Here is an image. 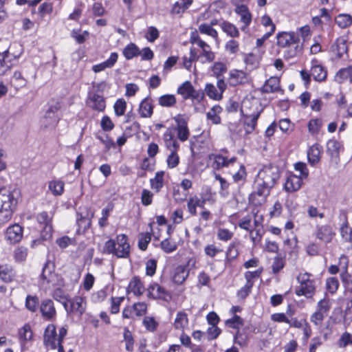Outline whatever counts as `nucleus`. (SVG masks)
<instances>
[{"mask_svg":"<svg viewBox=\"0 0 352 352\" xmlns=\"http://www.w3.org/2000/svg\"><path fill=\"white\" fill-rule=\"evenodd\" d=\"M16 194V191L0 189V225H4L11 219L18 202Z\"/></svg>","mask_w":352,"mask_h":352,"instance_id":"nucleus-1","label":"nucleus"},{"mask_svg":"<svg viewBox=\"0 0 352 352\" xmlns=\"http://www.w3.org/2000/svg\"><path fill=\"white\" fill-rule=\"evenodd\" d=\"M103 252L106 254H112L118 258H128L130 254V245L127 236L119 234L116 240L109 239L104 245Z\"/></svg>","mask_w":352,"mask_h":352,"instance_id":"nucleus-2","label":"nucleus"},{"mask_svg":"<svg viewBox=\"0 0 352 352\" xmlns=\"http://www.w3.org/2000/svg\"><path fill=\"white\" fill-rule=\"evenodd\" d=\"M279 177L280 173L277 166L273 165L265 166L258 172L256 183L259 186H265L271 189L274 187Z\"/></svg>","mask_w":352,"mask_h":352,"instance_id":"nucleus-3","label":"nucleus"},{"mask_svg":"<svg viewBox=\"0 0 352 352\" xmlns=\"http://www.w3.org/2000/svg\"><path fill=\"white\" fill-rule=\"evenodd\" d=\"M311 274L309 273L300 274L297 276V280L299 286L296 288V294L297 296H305L307 298L312 297L316 289V281L310 278Z\"/></svg>","mask_w":352,"mask_h":352,"instance_id":"nucleus-4","label":"nucleus"},{"mask_svg":"<svg viewBox=\"0 0 352 352\" xmlns=\"http://www.w3.org/2000/svg\"><path fill=\"white\" fill-rule=\"evenodd\" d=\"M200 45L201 46L199 47V50L194 47H190V54L192 59H197V61H200L202 63L212 62L215 55L211 50L210 46L206 43H200Z\"/></svg>","mask_w":352,"mask_h":352,"instance_id":"nucleus-5","label":"nucleus"},{"mask_svg":"<svg viewBox=\"0 0 352 352\" xmlns=\"http://www.w3.org/2000/svg\"><path fill=\"white\" fill-rule=\"evenodd\" d=\"M63 306L68 314L81 316L86 309V301L85 298L76 296L65 301Z\"/></svg>","mask_w":352,"mask_h":352,"instance_id":"nucleus-6","label":"nucleus"},{"mask_svg":"<svg viewBox=\"0 0 352 352\" xmlns=\"http://www.w3.org/2000/svg\"><path fill=\"white\" fill-rule=\"evenodd\" d=\"M80 211L76 214V223L78 225L77 232L84 233L91 226V219L94 217V212L88 208H80Z\"/></svg>","mask_w":352,"mask_h":352,"instance_id":"nucleus-7","label":"nucleus"},{"mask_svg":"<svg viewBox=\"0 0 352 352\" xmlns=\"http://www.w3.org/2000/svg\"><path fill=\"white\" fill-rule=\"evenodd\" d=\"M177 93L182 95L184 100L191 98L200 100L204 98L203 92L195 90L190 81H186L179 86Z\"/></svg>","mask_w":352,"mask_h":352,"instance_id":"nucleus-8","label":"nucleus"},{"mask_svg":"<svg viewBox=\"0 0 352 352\" xmlns=\"http://www.w3.org/2000/svg\"><path fill=\"white\" fill-rule=\"evenodd\" d=\"M5 239L9 244L19 243L23 236V228L18 223L10 226L5 231Z\"/></svg>","mask_w":352,"mask_h":352,"instance_id":"nucleus-9","label":"nucleus"},{"mask_svg":"<svg viewBox=\"0 0 352 352\" xmlns=\"http://www.w3.org/2000/svg\"><path fill=\"white\" fill-rule=\"evenodd\" d=\"M58 334L56 333V327L52 324H48L45 330L43 335V343L45 346L56 349L59 345L60 342L57 340Z\"/></svg>","mask_w":352,"mask_h":352,"instance_id":"nucleus-10","label":"nucleus"},{"mask_svg":"<svg viewBox=\"0 0 352 352\" xmlns=\"http://www.w3.org/2000/svg\"><path fill=\"white\" fill-rule=\"evenodd\" d=\"M254 188V190L250 195V201L255 206H261L265 202L270 189L265 186H259L256 182Z\"/></svg>","mask_w":352,"mask_h":352,"instance_id":"nucleus-11","label":"nucleus"},{"mask_svg":"<svg viewBox=\"0 0 352 352\" xmlns=\"http://www.w3.org/2000/svg\"><path fill=\"white\" fill-rule=\"evenodd\" d=\"M87 104L88 107L98 111H104L106 107L103 96L96 93H90L89 94Z\"/></svg>","mask_w":352,"mask_h":352,"instance_id":"nucleus-12","label":"nucleus"},{"mask_svg":"<svg viewBox=\"0 0 352 352\" xmlns=\"http://www.w3.org/2000/svg\"><path fill=\"white\" fill-rule=\"evenodd\" d=\"M40 311L43 318L47 320H52L56 315V311L52 300H43L40 305Z\"/></svg>","mask_w":352,"mask_h":352,"instance_id":"nucleus-13","label":"nucleus"},{"mask_svg":"<svg viewBox=\"0 0 352 352\" xmlns=\"http://www.w3.org/2000/svg\"><path fill=\"white\" fill-rule=\"evenodd\" d=\"M277 44L281 47L291 46L295 42L300 41L298 36L294 32H280L276 36Z\"/></svg>","mask_w":352,"mask_h":352,"instance_id":"nucleus-14","label":"nucleus"},{"mask_svg":"<svg viewBox=\"0 0 352 352\" xmlns=\"http://www.w3.org/2000/svg\"><path fill=\"white\" fill-rule=\"evenodd\" d=\"M174 120L177 123L176 129L179 140L182 142L186 141L190 135L186 120L181 115L176 116Z\"/></svg>","mask_w":352,"mask_h":352,"instance_id":"nucleus-15","label":"nucleus"},{"mask_svg":"<svg viewBox=\"0 0 352 352\" xmlns=\"http://www.w3.org/2000/svg\"><path fill=\"white\" fill-rule=\"evenodd\" d=\"M335 234L336 233L333 232V228L329 225L317 227L316 232V238L326 243H330Z\"/></svg>","mask_w":352,"mask_h":352,"instance_id":"nucleus-16","label":"nucleus"},{"mask_svg":"<svg viewBox=\"0 0 352 352\" xmlns=\"http://www.w3.org/2000/svg\"><path fill=\"white\" fill-rule=\"evenodd\" d=\"M311 75L316 81H324L327 76L325 68L320 65L317 60L314 59L311 61Z\"/></svg>","mask_w":352,"mask_h":352,"instance_id":"nucleus-17","label":"nucleus"},{"mask_svg":"<svg viewBox=\"0 0 352 352\" xmlns=\"http://www.w3.org/2000/svg\"><path fill=\"white\" fill-rule=\"evenodd\" d=\"M23 53V47L19 43H9V52L7 56H3L4 62L10 63L12 60L18 59Z\"/></svg>","mask_w":352,"mask_h":352,"instance_id":"nucleus-18","label":"nucleus"},{"mask_svg":"<svg viewBox=\"0 0 352 352\" xmlns=\"http://www.w3.org/2000/svg\"><path fill=\"white\" fill-rule=\"evenodd\" d=\"M189 275V270L186 266L179 265L173 272V281L178 285L182 284Z\"/></svg>","mask_w":352,"mask_h":352,"instance_id":"nucleus-19","label":"nucleus"},{"mask_svg":"<svg viewBox=\"0 0 352 352\" xmlns=\"http://www.w3.org/2000/svg\"><path fill=\"white\" fill-rule=\"evenodd\" d=\"M235 12L241 16V21L244 25L241 27L243 31L250 24L252 21V14L245 5H240L235 8Z\"/></svg>","mask_w":352,"mask_h":352,"instance_id":"nucleus-20","label":"nucleus"},{"mask_svg":"<svg viewBox=\"0 0 352 352\" xmlns=\"http://www.w3.org/2000/svg\"><path fill=\"white\" fill-rule=\"evenodd\" d=\"M302 184V179L295 175L287 177L284 188L287 192H295L298 190Z\"/></svg>","mask_w":352,"mask_h":352,"instance_id":"nucleus-21","label":"nucleus"},{"mask_svg":"<svg viewBox=\"0 0 352 352\" xmlns=\"http://www.w3.org/2000/svg\"><path fill=\"white\" fill-rule=\"evenodd\" d=\"M322 151V147L318 144H315L309 148L307 151V157L309 162L312 166H314L319 162Z\"/></svg>","mask_w":352,"mask_h":352,"instance_id":"nucleus-22","label":"nucleus"},{"mask_svg":"<svg viewBox=\"0 0 352 352\" xmlns=\"http://www.w3.org/2000/svg\"><path fill=\"white\" fill-rule=\"evenodd\" d=\"M118 58V54L116 52H112L109 56V58L98 65H95L92 67V70L95 73H98L104 70L107 68H111L115 63L117 62Z\"/></svg>","mask_w":352,"mask_h":352,"instance_id":"nucleus-23","label":"nucleus"},{"mask_svg":"<svg viewBox=\"0 0 352 352\" xmlns=\"http://www.w3.org/2000/svg\"><path fill=\"white\" fill-rule=\"evenodd\" d=\"M248 81L247 74L242 70H232L230 72V84L236 86Z\"/></svg>","mask_w":352,"mask_h":352,"instance_id":"nucleus-24","label":"nucleus"},{"mask_svg":"<svg viewBox=\"0 0 352 352\" xmlns=\"http://www.w3.org/2000/svg\"><path fill=\"white\" fill-rule=\"evenodd\" d=\"M15 276L13 267L8 264L0 265V278L5 283L11 282Z\"/></svg>","mask_w":352,"mask_h":352,"instance_id":"nucleus-25","label":"nucleus"},{"mask_svg":"<svg viewBox=\"0 0 352 352\" xmlns=\"http://www.w3.org/2000/svg\"><path fill=\"white\" fill-rule=\"evenodd\" d=\"M153 107L151 100L148 98H144L139 107V113L142 118H150L153 114Z\"/></svg>","mask_w":352,"mask_h":352,"instance_id":"nucleus-26","label":"nucleus"},{"mask_svg":"<svg viewBox=\"0 0 352 352\" xmlns=\"http://www.w3.org/2000/svg\"><path fill=\"white\" fill-rule=\"evenodd\" d=\"M259 116V112L245 116L244 125L246 134L251 133L255 129Z\"/></svg>","mask_w":352,"mask_h":352,"instance_id":"nucleus-27","label":"nucleus"},{"mask_svg":"<svg viewBox=\"0 0 352 352\" xmlns=\"http://www.w3.org/2000/svg\"><path fill=\"white\" fill-rule=\"evenodd\" d=\"M37 221H38L39 223H43L45 224V227H44V232H46V235L44 236V237L45 239H47V235L48 234L49 236L48 237H51L52 236V225L50 223L51 222V220H50V218L49 217V215L47 214V212H42L41 213H39L38 215H37Z\"/></svg>","mask_w":352,"mask_h":352,"instance_id":"nucleus-28","label":"nucleus"},{"mask_svg":"<svg viewBox=\"0 0 352 352\" xmlns=\"http://www.w3.org/2000/svg\"><path fill=\"white\" fill-rule=\"evenodd\" d=\"M340 148L341 144L336 140H329L327 143V152L331 158L338 159L339 157Z\"/></svg>","mask_w":352,"mask_h":352,"instance_id":"nucleus-29","label":"nucleus"},{"mask_svg":"<svg viewBox=\"0 0 352 352\" xmlns=\"http://www.w3.org/2000/svg\"><path fill=\"white\" fill-rule=\"evenodd\" d=\"M280 89V80L277 77H270L262 87L264 93H273Z\"/></svg>","mask_w":352,"mask_h":352,"instance_id":"nucleus-30","label":"nucleus"},{"mask_svg":"<svg viewBox=\"0 0 352 352\" xmlns=\"http://www.w3.org/2000/svg\"><path fill=\"white\" fill-rule=\"evenodd\" d=\"M128 289L129 292L133 293L135 296H141L144 292L143 284L137 277L133 278L130 281Z\"/></svg>","mask_w":352,"mask_h":352,"instance_id":"nucleus-31","label":"nucleus"},{"mask_svg":"<svg viewBox=\"0 0 352 352\" xmlns=\"http://www.w3.org/2000/svg\"><path fill=\"white\" fill-rule=\"evenodd\" d=\"M287 50L285 51L284 54L286 58H292L301 54L302 47L300 44L299 41L295 42L286 47Z\"/></svg>","mask_w":352,"mask_h":352,"instance_id":"nucleus-32","label":"nucleus"},{"mask_svg":"<svg viewBox=\"0 0 352 352\" xmlns=\"http://www.w3.org/2000/svg\"><path fill=\"white\" fill-rule=\"evenodd\" d=\"M323 125L322 120L320 118L311 119L307 124L309 133L312 136L317 135L321 130Z\"/></svg>","mask_w":352,"mask_h":352,"instance_id":"nucleus-33","label":"nucleus"},{"mask_svg":"<svg viewBox=\"0 0 352 352\" xmlns=\"http://www.w3.org/2000/svg\"><path fill=\"white\" fill-rule=\"evenodd\" d=\"M188 319L187 314L184 311H179L174 321V327L176 329L183 330L188 326Z\"/></svg>","mask_w":352,"mask_h":352,"instance_id":"nucleus-34","label":"nucleus"},{"mask_svg":"<svg viewBox=\"0 0 352 352\" xmlns=\"http://www.w3.org/2000/svg\"><path fill=\"white\" fill-rule=\"evenodd\" d=\"M122 53L126 59L130 60L140 55V50L135 44L131 43L124 48Z\"/></svg>","mask_w":352,"mask_h":352,"instance_id":"nucleus-35","label":"nucleus"},{"mask_svg":"<svg viewBox=\"0 0 352 352\" xmlns=\"http://www.w3.org/2000/svg\"><path fill=\"white\" fill-rule=\"evenodd\" d=\"M222 108L219 105L214 106L206 114L207 119L213 124H218L221 123V118L219 114L221 112Z\"/></svg>","mask_w":352,"mask_h":352,"instance_id":"nucleus-36","label":"nucleus"},{"mask_svg":"<svg viewBox=\"0 0 352 352\" xmlns=\"http://www.w3.org/2000/svg\"><path fill=\"white\" fill-rule=\"evenodd\" d=\"M65 184L60 180H52L49 182L48 188L55 196L61 195L64 191Z\"/></svg>","mask_w":352,"mask_h":352,"instance_id":"nucleus-37","label":"nucleus"},{"mask_svg":"<svg viewBox=\"0 0 352 352\" xmlns=\"http://www.w3.org/2000/svg\"><path fill=\"white\" fill-rule=\"evenodd\" d=\"M41 278L45 280L47 283L54 285L56 279V275L55 273L49 268V262H47L42 271Z\"/></svg>","mask_w":352,"mask_h":352,"instance_id":"nucleus-38","label":"nucleus"},{"mask_svg":"<svg viewBox=\"0 0 352 352\" xmlns=\"http://www.w3.org/2000/svg\"><path fill=\"white\" fill-rule=\"evenodd\" d=\"M220 26L223 31L231 37H238L239 32L237 28L232 23L228 21H223L220 23Z\"/></svg>","mask_w":352,"mask_h":352,"instance_id":"nucleus-39","label":"nucleus"},{"mask_svg":"<svg viewBox=\"0 0 352 352\" xmlns=\"http://www.w3.org/2000/svg\"><path fill=\"white\" fill-rule=\"evenodd\" d=\"M209 159L213 160L212 167L214 169L219 170L223 167H227L226 157L216 154L209 155Z\"/></svg>","mask_w":352,"mask_h":352,"instance_id":"nucleus-40","label":"nucleus"},{"mask_svg":"<svg viewBox=\"0 0 352 352\" xmlns=\"http://www.w3.org/2000/svg\"><path fill=\"white\" fill-rule=\"evenodd\" d=\"M28 254V250L24 246L17 247L13 252L14 259L17 263L24 262Z\"/></svg>","mask_w":352,"mask_h":352,"instance_id":"nucleus-41","label":"nucleus"},{"mask_svg":"<svg viewBox=\"0 0 352 352\" xmlns=\"http://www.w3.org/2000/svg\"><path fill=\"white\" fill-rule=\"evenodd\" d=\"M164 172H157L154 178L150 179V183L152 189L156 192H159L160 190L163 187L164 184Z\"/></svg>","mask_w":352,"mask_h":352,"instance_id":"nucleus-42","label":"nucleus"},{"mask_svg":"<svg viewBox=\"0 0 352 352\" xmlns=\"http://www.w3.org/2000/svg\"><path fill=\"white\" fill-rule=\"evenodd\" d=\"M11 85L15 87V89H19L25 86L26 80L22 76V74L20 72H15L12 76L10 80Z\"/></svg>","mask_w":352,"mask_h":352,"instance_id":"nucleus-43","label":"nucleus"},{"mask_svg":"<svg viewBox=\"0 0 352 352\" xmlns=\"http://www.w3.org/2000/svg\"><path fill=\"white\" fill-rule=\"evenodd\" d=\"M212 72L213 76L217 78H223V76L226 73L228 68L226 65L223 62H215L212 67Z\"/></svg>","mask_w":352,"mask_h":352,"instance_id":"nucleus-44","label":"nucleus"},{"mask_svg":"<svg viewBox=\"0 0 352 352\" xmlns=\"http://www.w3.org/2000/svg\"><path fill=\"white\" fill-rule=\"evenodd\" d=\"M149 296L154 298H161L163 294H166V290L157 283H153L148 288Z\"/></svg>","mask_w":352,"mask_h":352,"instance_id":"nucleus-45","label":"nucleus"},{"mask_svg":"<svg viewBox=\"0 0 352 352\" xmlns=\"http://www.w3.org/2000/svg\"><path fill=\"white\" fill-rule=\"evenodd\" d=\"M158 103L162 107H171L175 104L176 98L174 95H171V94L163 95L159 98Z\"/></svg>","mask_w":352,"mask_h":352,"instance_id":"nucleus-46","label":"nucleus"},{"mask_svg":"<svg viewBox=\"0 0 352 352\" xmlns=\"http://www.w3.org/2000/svg\"><path fill=\"white\" fill-rule=\"evenodd\" d=\"M336 23L341 28H346L352 24V16L346 14H340L336 18Z\"/></svg>","mask_w":352,"mask_h":352,"instance_id":"nucleus-47","label":"nucleus"},{"mask_svg":"<svg viewBox=\"0 0 352 352\" xmlns=\"http://www.w3.org/2000/svg\"><path fill=\"white\" fill-rule=\"evenodd\" d=\"M38 307V298L36 296L28 295L25 299V307L32 312H35Z\"/></svg>","mask_w":352,"mask_h":352,"instance_id":"nucleus-48","label":"nucleus"},{"mask_svg":"<svg viewBox=\"0 0 352 352\" xmlns=\"http://www.w3.org/2000/svg\"><path fill=\"white\" fill-rule=\"evenodd\" d=\"M351 67L341 69L337 72L335 76L336 80L339 83H342L344 80H346L351 76Z\"/></svg>","mask_w":352,"mask_h":352,"instance_id":"nucleus-49","label":"nucleus"},{"mask_svg":"<svg viewBox=\"0 0 352 352\" xmlns=\"http://www.w3.org/2000/svg\"><path fill=\"white\" fill-rule=\"evenodd\" d=\"M340 234L342 239L346 242H352V228L345 221L340 228Z\"/></svg>","mask_w":352,"mask_h":352,"instance_id":"nucleus-50","label":"nucleus"},{"mask_svg":"<svg viewBox=\"0 0 352 352\" xmlns=\"http://www.w3.org/2000/svg\"><path fill=\"white\" fill-rule=\"evenodd\" d=\"M248 340V335L244 329L242 331L239 330L234 336V342L241 346H245Z\"/></svg>","mask_w":352,"mask_h":352,"instance_id":"nucleus-51","label":"nucleus"},{"mask_svg":"<svg viewBox=\"0 0 352 352\" xmlns=\"http://www.w3.org/2000/svg\"><path fill=\"white\" fill-rule=\"evenodd\" d=\"M199 31L201 34H207L214 38H217L218 33L211 25L208 23H202L199 26Z\"/></svg>","mask_w":352,"mask_h":352,"instance_id":"nucleus-52","label":"nucleus"},{"mask_svg":"<svg viewBox=\"0 0 352 352\" xmlns=\"http://www.w3.org/2000/svg\"><path fill=\"white\" fill-rule=\"evenodd\" d=\"M206 94L212 99L220 100L222 98L221 94L212 84H207L205 88Z\"/></svg>","mask_w":352,"mask_h":352,"instance_id":"nucleus-53","label":"nucleus"},{"mask_svg":"<svg viewBox=\"0 0 352 352\" xmlns=\"http://www.w3.org/2000/svg\"><path fill=\"white\" fill-rule=\"evenodd\" d=\"M124 340L126 342V349L128 351H132L133 350L134 340L131 332L126 327L124 330Z\"/></svg>","mask_w":352,"mask_h":352,"instance_id":"nucleus-54","label":"nucleus"},{"mask_svg":"<svg viewBox=\"0 0 352 352\" xmlns=\"http://www.w3.org/2000/svg\"><path fill=\"white\" fill-rule=\"evenodd\" d=\"M331 303L329 299L323 298L318 302L316 311L327 316L328 312L331 308Z\"/></svg>","mask_w":352,"mask_h":352,"instance_id":"nucleus-55","label":"nucleus"},{"mask_svg":"<svg viewBox=\"0 0 352 352\" xmlns=\"http://www.w3.org/2000/svg\"><path fill=\"white\" fill-rule=\"evenodd\" d=\"M19 338L23 341L30 340L32 338V332L31 331L30 326L29 324H25L19 330Z\"/></svg>","mask_w":352,"mask_h":352,"instance_id":"nucleus-56","label":"nucleus"},{"mask_svg":"<svg viewBox=\"0 0 352 352\" xmlns=\"http://www.w3.org/2000/svg\"><path fill=\"white\" fill-rule=\"evenodd\" d=\"M238 256V250L236 244L232 243L229 245L226 252V263H230Z\"/></svg>","mask_w":352,"mask_h":352,"instance_id":"nucleus-57","label":"nucleus"},{"mask_svg":"<svg viewBox=\"0 0 352 352\" xmlns=\"http://www.w3.org/2000/svg\"><path fill=\"white\" fill-rule=\"evenodd\" d=\"M126 108V103L124 99L118 100L114 104L115 113L118 116H123Z\"/></svg>","mask_w":352,"mask_h":352,"instance_id":"nucleus-58","label":"nucleus"},{"mask_svg":"<svg viewBox=\"0 0 352 352\" xmlns=\"http://www.w3.org/2000/svg\"><path fill=\"white\" fill-rule=\"evenodd\" d=\"M220 241H228L233 236V232L226 228H219L217 233Z\"/></svg>","mask_w":352,"mask_h":352,"instance_id":"nucleus-59","label":"nucleus"},{"mask_svg":"<svg viewBox=\"0 0 352 352\" xmlns=\"http://www.w3.org/2000/svg\"><path fill=\"white\" fill-rule=\"evenodd\" d=\"M161 248L166 252V253H170L177 249V245L175 242L170 241L169 239H166L162 241L160 243Z\"/></svg>","mask_w":352,"mask_h":352,"instance_id":"nucleus-60","label":"nucleus"},{"mask_svg":"<svg viewBox=\"0 0 352 352\" xmlns=\"http://www.w3.org/2000/svg\"><path fill=\"white\" fill-rule=\"evenodd\" d=\"M338 344L341 348H344L347 345L352 344V334L344 332L338 341Z\"/></svg>","mask_w":352,"mask_h":352,"instance_id":"nucleus-61","label":"nucleus"},{"mask_svg":"<svg viewBox=\"0 0 352 352\" xmlns=\"http://www.w3.org/2000/svg\"><path fill=\"white\" fill-rule=\"evenodd\" d=\"M252 217L251 215H247L243 217L239 221V227L241 229L250 232L252 230Z\"/></svg>","mask_w":352,"mask_h":352,"instance_id":"nucleus-62","label":"nucleus"},{"mask_svg":"<svg viewBox=\"0 0 352 352\" xmlns=\"http://www.w3.org/2000/svg\"><path fill=\"white\" fill-rule=\"evenodd\" d=\"M199 205V198L197 196L191 197L188 199L187 206L188 212L192 215H195L197 213V207Z\"/></svg>","mask_w":352,"mask_h":352,"instance_id":"nucleus-63","label":"nucleus"},{"mask_svg":"<svg viewBox=\"0 0 352 352\" xmlns=\"http://www.w3.org/2000/svg\"><path fill=\"white\" fill-rule=\"evenodd\" d=\"M341 279L347 292L352 293V277L346 272L341 274Z\"/></svg>","mask_w":352,"mask_h":352,"instance_id":"nucleus-64","label":"nucleus"}]
</instances>
